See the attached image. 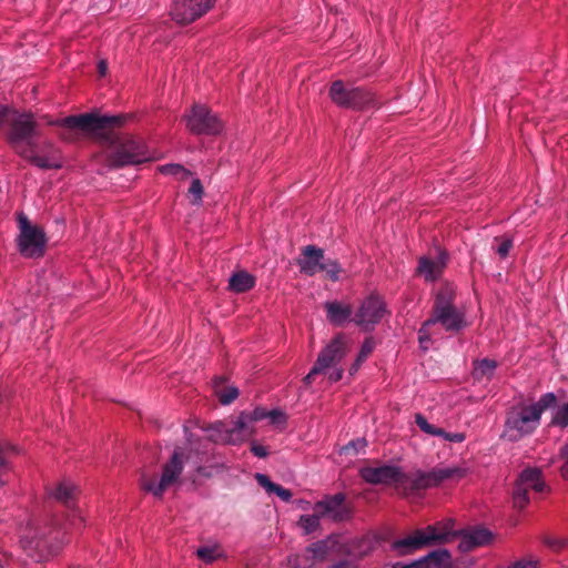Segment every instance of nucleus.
<instances>
[{
  "mask_svg": "<svg viewBox=\"0 0 568 568\" xmlns=\"http://www.w3.org/2000/svg\"><path fill=\"white\" fill-rule=\"evenodd\" d=\"M196 555L204 564H212L223 556V551L217 544H214L200 547Z\"/></svg>",
  "mask_w": 568,
  "mask_h": 568,
  "instance_id": "obj_32",
  "label": "nucleus"
},
{
  "mask_svg": "<svg viewBox=\"0 0 568 568\" xmlns=\"http://www.w3.org/2000/svg\"><path fill=\"white\" fill-rule=\"evenodd\" d=\"M222 378L214 379V393L223 405H229L239 396V389L233 385H223Z\"/></svg>",
  "mask_w": 568,
  "mask_h": 568,
  "instance_id": "obj_29",
  "label": "nucleus"
},
{
  "mask_svg": "<svg viewBox=\"0 0 568 568\" xmlns=\"http://www.w3.org/2000/svg\"><path fill=\"white\" fill-rule=\"evenodd\" d=\"M393 568H423V561L420 559L414 560L409 564L396 562L393 565Z\"/></svg>",
  "mask_w": 568,
  "mask_h": 568,
  "instance_id": "obj_45",
  "label": "nucleus"
},
{
  "mask_svg": "<svg viewBox=\"0 0 568 568\" xmlns=\"http://www.w3.org/2000/svg\"><path fill=\"white\" fill-rule=\"evenodd\" d=\"M518 480L521 481V485L528 491L529 489H532L539 493L542 491L545 486L544 480L541 478V473L538 468H527L523 470Z\"/></svg>",
  "mask_w": 568,
  "mask_h": 568,
  "instance_id": "obj_26",
  "label": "nucleus"
},
{
  "mask_svg": "<svg viewBox=\"0 0 568 568\" xmlns=\"http://www.w3.org/2000/svg\"><path fill=\"white\" fill-rule=\"evenodd\" d=\"M324 308L328 322L335 326H342L353 320V307L349 303L338 301L326 302Z\"/></svg>",
  "mask_w": 568,
  "mask_h": 568,
  "instance_id": "obj_20",
  "label": "nucleus"
},
{
  "mask_svg": "<svg viewBox=\"0 0 568 568\" xmlns=\"http://www.w3.org/2000/svg\"><path fill=\"white\" fill-rule=\"evenodd\" d=\"M338 538L329 537L326 540L313 544L306 549L307 554H312L314 560H324L338 546Z\"/></svg>",
  "mask_w": 568,
  "mask_h": 568,
  "instance_id": "obj_25",
  "label": "nucleus"
},
{
  "mask_svg": "<svg viewBox=\"0 0 568 568\" xmlns=\"http://www.w3.org/2000/svg\"><path fill=\"white\" fill-rule=\"evenodd\" d=\"M556 400L554 393H546L537 402L520 400L513 405L506 414L503 437L518 442L534 433L540 424L542 413L555 405Z\"/></svg>",
  "mask_w": 568,
  "mask_h": 568,
  "instance_id": "obj_3",
  "label": "nucleus"
},
{
  "mask_svg": "<svg viewBox=\"0 0 568 568\" xmlns=\"http://www.w3.org/2000/svg\"><path fill=\"white\" fill-rule=\"evenodd\" d=\"M19 235L17 246L20 254L28 258L41 257L45 253L47 236L44 231L33 225L28 217L20 213L18 215Z\"/></svg>",
  "mask_w": 568,
  "mask_h": 568,
  "instance_id": "obj_10",
  "label": "nucleus"
},
{
  "mask_svg": "<svg viewBox=\"0 0 568 568\" xmlns=\"http://www.w3.org/2000/svg\"><path fill=\"white\" fill-rule=\"evenodd\" d=\"M349 449H351V447H349V446H345V447H344V450H345V452H348Z\"/></svg>",
  "mask_w": 568,
  "mask_h": 568,
  "instance_id": "obj_51",
  "label": "nucleus"
},
{
  "mask_svg": "<svg viewBox=\"0 0 568 568\" xmlns=\"http://www.w3.org/2000/svg\"><path fill=\"white\" fill-rule=\"evenodd\" d=\"M21 547L36 559H45L69 541L67 528L29 523L19 529Z\"/></svg>",
  "mask_w": 568,
  "mask_h": 568,
  "instance_id": "obj_4",
  "label": "nucleus"
},
{
  "mask_svg": "<svg viewBox=\"0 0 568 568\" xmlns=\"http://www.w3.org/2000/svg\"><path fill=\"white\" fill-rule=\"evenodd\" d=\"M255 435V427L248 425L243 414L224 422H217L207 428V438L220 444L239 445Z\"/></svg>",
  "mask_w": 568,
  "mask_h": 568,
  "instance_id": "obj_9",
  "label": "nucleus"
},
{
  "mask_svg": "<svg viewBox=\"0 0 568 568\" xmlns=\"http://www.w3.org/2000/svg\"><path fill=\"white\" fill-rule=\"evenodd\" d=\"M385 313L384 301L377 295H371L362 302L353 321L361 328L368 331L382 321Z\"/></svg>",
  "mask_w": 568,
  "mask_h": 568,
  "instance_id": "obj_16",
  "label": "nucleus"
},
{
  "mask_svg": "<svg viewBox=\"0 0 568 568\" xmlns=\"http://www.w3.org/2000/svg\"><path fill=\"white\" fill-rule=\"evenodd\" d=\"M344 499L342 494L326 497L314 506V510L322 517L341 520L344 518Z\"/></svg>",
  "mask_w": 568,
  "mask_h": 568,
  "instance_id": "obj_19",
  "label": "nucleus"
},
{
  "mask_svg": "<svg viewBox=\"0 0 568 568\" xmlns=\"http://www.w3.org/2000/svg\"><path fill=\"white\" fill-rule=\"evenodd\" d=\"M75 491V486L68 480H62L57 483L54 486L48 489V494L50 497L54 498L58 501L63 504H69V501L73 498Z\"/></svg>",
  "mask_w": 568,
  "mask_h": 568,
  "instance_id": "obj_27",
  "label": "nucleus"
},
{
  "mask_svg": "<svg viewBox=\"0 0 568 568\" xmlns=\"http://www.w3.org/2000/svg\"><path fill=\"white\" fill-rule=\"evenodd\" d=\"M529 501L528 490L524 488L521 481L517 480L514 489V504L518 508H524Z\"/></svg>",
  "mask_w": 568,
  "mask_h": 568,
  "instance_id": "obj_35",
  "label": "nucleus"
},
{
  "mask_svg": "<svg viewBox=\"0 0 568 568\" xmlns=\"http://www.w3.org/2000/svg\"><path fill=\"white\" fill-rule=\"evenodd\" d=\"M444 267H445V260L442 257H439L437 260L422 257L418 263L417 272L426 281H434L442 274Z\"/></svg>",
  "mask_w": 568,
  "mask_h": 568,
  "instance_id": "obj_22",
  "label": "nucleus"
},
{
  "mask_svg": "<svg viewBox=\"0 0 568 568\" xmlns=\"http://www.w3.org/2000/svg\"><path fill=\"white\" fill-rule=\"evenodd\" d=\"M98 71H99V74L101 77H104L106 74V71H108V63L105 60H101L99 63H98Z\"/></svg>",
  "mask_w": 568,
  "mask_h": 568,
  "instance_id": "obj_47",
  "label": "nucleus"
},
{
  "mask_svg": "<svg viewBox=\"0 0 568 568\" xmlns=\"http://www.w3.org/2000/svg\"><path fill=\"white\" fill-rule=\"evenodd\" d=\"M159 171L165 175L176 176L179 180H185L191 175V172L180 164L161 165Z\"/></svg>",
  "mask_w": 568,
  "mask_h": 568,
  "instance_id": "obj_34",
  "label": "nucleus"
},
{
  "mask_svg": "<svg viewBox=\"0 0 568 568\" xmlns=\"http://www.w3.org/2000/svg\"><path fill=\"white\" fill-rule=\"evenodd\" d=\"M328 95L341 108L362 110L375 104V97L371 91L358 87H346L341 80L332 83Z\"/></svg>",
  "mask_w": 568,
  "mask_h": 568,
  "instance_id": "obj_11",
  "label": "nucleus"
},
{
  "mask_svg": "<svg viewBox=\"0 0 568 568\" xmlns=\"http://www.w3.org/2000/svg\"><path fill=\"white\" fill-rule=\"evenodd\" d=\"M551 424L559 427L568 426V403L557 407L552 414Z\"/></svg>",
  "mask_w": 568,
  "mask_h": 568,
  "instance_id": "obj_36",
  "label": "nucleus"
},
{
  "mask_svg": "<svg viewBox=\"0 0 568 568\" xmlns=\"http://www.w3.org/2000/svg\"><path fill=\"white\" fill-rule=\"evenodd\" d=\"M190 454H185L184 448H178L174 450L171 459L164 465L160 479L146 475L141 477V488L152 494L156 498H162L166 489L172 487L179 479L183 469V459H192L196 466V473L199 476H210L211 471L206 470L205 467L199 466V462L203 458L201 455L206 454L209 450V442L193 443L189 439Z\"/></svg>",
  "mask_w": 568,
  "mask_h": 568,
  "instance_id": "obj_2",
  "label": "nucleus"
},
{
  "mask_svg": "<svg viewBox=\"0 0 568 568\" xmlns=\"http://www.w3.org/2000/svg\"><path fill=\"white\" fill-rule=\"evenodd\" d=\"M415 423L425 434L442 437L446 442L463 443L466 439L464 433H448L445 429L428 423L422 414L415 415Z\"/></svg>",
  "mask_w": 568,
  "mask_h": 568,
  "instance_id": "obj_21",
  "label": "nucleus"
},
{
  "mask_svg": "<svg viewBox=\"0 0 568 568\" xmlns=\"http://www.w3.org/2000/svg\"><path fill=\"white\" fill-rule=\"evenodd\" d=\"M459 538L458 548L462 551H469L490 544L493 534L485 528H474L462 531Z\"/></svg>",
  "mask_w": 568,
  "mask_h": 568,
  "instance_id": "obj_18",
  "label": "nucleus"
},
{
  "mask_svg": "<svg viewBox=\"0 0 568 568\" xmlns=\"http://www.w3.org/2000/svg\"><path fill=\"white\" fill-rule=\"evenodd\" d=\"M37 122L32 114H19L12 121L8 140L14 151L26 160L41 169H60L62 163L58 158L41 156L36 152L32 136L37 134Z\"/></svg>",
  "mask_w": 568,
  "mask_h": 568,
  "instance_id": "obj_6",
  "label": "nucleus"
},
{
  "mask_svg": "<svg viewBox=\"0 0 568 568\" xmlns=\"http://www.w3.org/2000/svg\"><path fill=\"white\" fill-rule=\"evenodd\" d=\"M8 109L4 105L0 104V124L2 123L3 118L7 115Z\"/></svg>",
  "mask_w": 568,
  "mask_h": 568,
  "instance_id": "obj_48",
  "label": "nucleus"
},
{
  "mask_svg": "<svg viewBox=\"0 0 568 568\" xmlns=\"http://www.w3.org/2000/svg\"><path fill=\"white\" fill-rule=\"evenodd\" d=\"M332 568H358L357 565L353 560H344L336 565H334Z\"/></svg>",
  "mask_w": 568,
  "mask_h": 568,
  "instance_id": "obj_46",
  "label": "nucleus"
},
{
  "mask_svg": "<svg viewBox=\"0 0 568 568\" xmlns=\"http://www.w3.org/2000/svg\"><path fill=\"white\" fill-rule=\"evenodd\" d=\"M359 473L362 478L369 484L392 485L404 491L414 490V475L405 474L396 466L363 467Z\"/></svg>",
  "mask_w": 568,
  "mask_h": 568,
  "instance_id": "obj_12",
  "label": "nucleus"
},
{
  "mask_svg": "<svg viewBox=\"0 0 568 568\" xmlns=\"http://www.w3.org/2000/svg\"><path fill=\"white\" fill-rule=\"evenodd\" d=\"M513 247V240L511 239H501L500 244L497 248V253L500 257H506Z\"/></svg>",
  "mask_w": 568,
  "mask_h": 568,
  "instance_id": "obj_41",
  "label": "nucleus"
},
{
  "mask_svg": "<svg viewBox=\"0 0 568 568\" xmlns=\"http://www.w3.org/2000/svg\"><path fill=\"white\" fill-rule=\"evenodd\" d=\"M420 561H423V568H449L450 555L447 550L439 549L420 558Z\"/></svg>",
  "mask_w": 568,
  "mask_h": 568,
  "instance_id": "obj_28",
  "label": "nucleus"
},
{
  "mask_svg": "<svg viewBox=\"0 0 568 568\" xmlns=\"http://www.w3.org/2000/svg\"><path fill=\"white\" fill-rule=\"evenodd\" d=\"M549 545H550L552 548H555V549H559V548H561V544H560V542H557V541H556V542H549Z\"/></svg>",
  "mask_w": 568,
  "mask_h": 568,
  "instance_id": "obj_49",
  "label": "nucleus"
},
{
  "mask_svg": "<svg viewBox=\"0 0 568 568\" xmlns=\"http://www.w3.org/2000/svg\"><path fill=\"white\" fill-rule=\"evenodd\" d=\"M297 264L301 272L307 275H314L317 272L325 271L332 281H338L339 274L342 273V268L337 262L326 260L324 251L314 245H307L303 248Z\"/></svg>",
  "mask_w": 568,
  "mask_h": 568,
  "instance_id": "obj_13",
  "label": "nucleus"
},
{
  "mask_svg": "<svg viewBox=\"0 0 568 568\" xmlns=\"http://www.w3.org/2000/svg\"><path fill=\"white\" fill-rule=\"evenodd\" d=\"M255 478L257 483L266 489L267 493L277 495L284 501H288L292 498V493L288 489L282 487L281 485L274 484L266 475L256 474Z\"/></svg>",
  "mask_w": 568,
  "mask_h": 568,
  "instance_id": "obj_30",
  "label": "nucleus"
},
{
  "mask_svg": "<svg viewBox=\"0 0 568 568\" xmlns=\"http://www.w3.org/2000/svg\"><path fill=\"white\" fill-rule=\"evenodd\" d=\"M321 517L322 516L314 510V514L312 515L301 516L297 525L303 530V532L307 535L315 531L318 528Z\"/></svg>",
  "mask_w": 568,
  "mask_h": 568,
  "instance_id": "obj_33",
  "label": "nucleus"
},
{
  "mask_svg": "<svg viewBox=\"0 0 568 568\" xmlns=\"http://www.w3.org/2000/svg\"><path fill=\"white\" fill-rule=\"evenodd\" d=\"M455 536L454 521L445 519L426 528L416 529L405 538L394 541L393 548L400 554H409L426 546L449 542Z\"/></svg>",
  "mask_w": 568,
  "mask_h": 568,
  "instance_id": "obj_8",
  "label": "nucleus"
},
{
  "mask_svg": "<svg viewBox=\"0 0 568 568\" xmlns=\"http://www.w3.org/2000/svg\"><path fill=\"white\" fill-rule=\"evenodd\" d=\"M467 474L468 468L465 464L437 467L426 474H414V490L434 487L444 481H458Z\"/></svg>",
  "mask_w": 568,
  "mask_h": 568,
  "instance_id": "obj_15",
  "label": "nucleus"
},
{
  "mask_svg": "<svg viewBox=\"0 0 568 568\" xmlns=\"http://www.w3.org/2000/svg\"><path fill=\"white\" fill-rule=\"evenodd\" d=\"M123 121L122 115L98 116L93 113H84L47 122L62 129L59 135L63 141H75L78 132L102 138L106 143L104 152L109 166L135 165L156 160L158 156L149 150L143 139L119 135L109 131L110 128L120 126Z\"/></svg>",
  "mask_w": 568,
  "mask_h": 568,
  "instance_id": "obj_1",
  "label": "nucleus"
},
{
  "mask_svg": "<svg viewBox=\"0 0 568 568\" xmlns=\"http://www.w3.org/2000/svg\"><path fill=\"white\" fill-rule=\"evenodd\" d=\"M307 505H308V503L301 501L302 509H307V507H306Z\"/></svg>",
  "mask_w": 568,
  "mask_h": 568,
  "instance_id": "obj_50",
  "label": "nucleus"
},
{
  "mask_svg": "<svg viewBox=\"0 0 568 568\" xmlns=\"http://www.w3.org/2000/svg\"><path fill=\"white\" fill-rule=\"evenodd\" d=\"M561 456L564 458V464L560 467V473L565 479H568V444L561 449Z\"/></svg>",
  "mask_w": 568,
  "mask_h": 568,
  "instance_id": "obj_42",
  "label": "nucleus"
},
{
  "mask_svg": "<svg viewBox=\"0 0 568 568\" xmlns=\"http://www.w3.org/2000/svg\"><path fill=\"white\" fill-rule=\"evenodd\" d=\"M455 288L452 284H445L437 293L433 315L427 320L418 332L420 347L426 351L425 343L435 326H443L446 332H457L465 326L464 314L454 305Z\"/></svg>",
  "mask_w": 568,
  "mask_h": 568,
  "instance_id": "obj_5",
  "label": "nucleus"
},
{
  "mask_svg": "<svg viewBox=\"0 0 568 568\" xmlns=\"http://www.w3.org/2000/svg\"><path fill=\"white\" fill-rule=\"evenodd\" d=\"M375 348V341L372 337L365 338L363 342L359 353L355 358L354 363L349 367V374L354 375L357 373L362 364L368 358Z\"/></svg>",
  "mask_w": 568,
  "mask_h": 568,
  "instance_id": "obj_31",
  "label": "nucleus"
},
{
  "mask_svg": "<svg viewBox=\"0 0 568 568\" xmlns=\"http://www.w3.org/2000/svg\"><path fill=\"white\" fill-rule=\"evenodd\" d=\"M255 277L246 271L235 272L229 280V290L234 293H244L253 288Z\"/></svg>",
  "mask_w": 568,
  "mask_h": 568,
  "instance_id": "obj_23",
  "label": "nucleus"
},
{
  "mask_svg": "<svg viewBox=\"0 0 568 568\" xmlns=\"http://www.w3.org/2000/svg\"><path fill=\"white\" fill-rule=\"evenodd\" d=\"M497 368V362L494 359L484 358L474 362L471 376L477 382L490 381L494 377Z\"/></svg>",
  "mask_w": 568,
  "mask_h": 568,
  "instance_id": "obj_24",
  "label": "nucleus"
},
{
  "mask_svg": "<svg viewBox=\"0 0 568 568\" xmlns=\"http://www.w3.org/2000/svg\"><path fill=\"white\" fill-rule=\"evenodd\" d=\"M251 452L260 458H264L268 455V450L265 446L258 445L256 443H253L251 445Z\"/></svg>",
  "mask_w": 568,
  "mask_h": 568,
  "instance_id": "obj_43",
  "label": "nucleus"
},
{
  "mask_svg": "<svg viewBox=\"0 0 568 568\" xmlns=\"http://www.w3.org/2000/svg\"><path fill=\"white\" fill-rule=\"evenodd\" d=\"M352 346L351 338L345 334H337L320 353L316 363L305 376L304 382L311 384L317 374H324L332 383L343 377V368L339 363L348 353Z\"/></svg>",
  "mask_w": 568,
  "mask_h": 568,
  "instance_id": "obj_7",
  "label": "nucleus"
},
{
  "mask_svg": "<svg viewBox=\"0 0 568 568\" xmlns=\"http://www.w3.org/2000/svg\"><path fill=\"white\" fill-rule=\"evenodd\" d=\"M267 419L271 425L283 428L287 422V416L281 409L268 410Z\"/></svg>",
  "mask_w": 568,
  "mask_h": 568,
  "instance_id": "obj_39",
  "label": "nucleus"
},
{
  "mask_svg": "<svg viewBox=\"0 0 568 568\" xmlns=\"http://www.w3.org/2000/svg\"><path fill=\"white\" fill-rule=\"evenodd\" d=\"M203 186L199 179H193L189 189V194L192 197V203L199 205L203 197Z\"/></svg>",
  "mask_w": 568,
  "mask_h": 568,
  "instance_id": "obj_38",
  "label": "nucleus"
},
{
  "mask_svg": "<svg viewBox=\"0 0 568 568\" xmlns=\"http://www.w3.org/2000/svg\"><path fill=\"white\" fill-rule=\"evenodd\" d=\"M508 568H539V560L534 557H529L514 562Z\"/></svg>",
  "mask_w": 568,
  "mask_h": 568,
  "instance_id": "obj_40",
  "label": "nucleus"
},
{
  "mask_svg": "<svg viewBox=\"0 0 568 568\" xmlns=\"http://www.w3.org/2000/svg\"><path fill=\"white\" fill-rule=\"evenodd\" d=\"M186 128L194 134L216 135L223 131L224 124L220 118L212 113L204 104H194L184 114Z\"/></svg>",
  "mask_w": 568,
  "mask_h": 568,
  "instance_id": "obj_14",
  "label": "nucleus"
},
{
  "mask_svg": "<svg viewBox=\"0 0 568 568\" xmlns=\"http://www.w3.org/2000/svg\"><path fill=\"white\" fill-rule=\"evenodd\" d=\"M244 418L247 420L248 425L253 426L255 423L267 419L268 410L263 407H256L252 412H242Z\"/></svg>",
  "mask_w": 568,
  "mask_h": 568,
  "instance_id": "obj_37",
  "label": "nucleus"
},
{
  "mask_svg": "<svg viewBox=\"0 0 568 568\" xmlns=\"http://www.w3.org/2000/svg\"><path fill=\"white\" fill-rule=\"evenodd\" d=\"M443 331H445L443 326H435L434 332L429 334V339L425 343V345L428 347L429 342L443 338Z\"/></svg>",
  "mask_w": 568,
  "mask_h": 568,
  "instance_id": "obj_44",
  "label": "nucleus"
},
{
  "mask_svg": "<svg viewBox=\"0 0 568 568\" xmlns=\"http://www.w3.org/2000/svg\"><path fill=\"white\" fill-rule=\"evenodd\" d=\"M215 0H176L171 8V17L181 24H187L205 14Z\"/></svg>",
  "mask_w": 568,
  "mask_h": 568,
  "instance_id": "obj_17",
  "label": "nucleus"
}]
</instances>
